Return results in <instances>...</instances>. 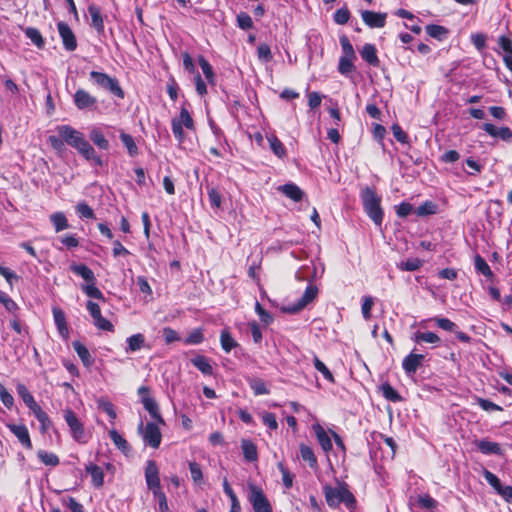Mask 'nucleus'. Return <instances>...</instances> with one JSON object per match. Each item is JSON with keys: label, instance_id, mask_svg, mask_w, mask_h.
I'll list each match as a JSON object with an SVG mask.
<instances>
[{"label": "nucleus", "instance_id": "1", "mask_svg": "<svg viewBox=\"0 0 512 512\" xmlns=\"http://www.w3.org/2000/svg\"><path fill=\"white\" fill-rule=\"evenodd\" d=\"M58 134L65 140V143L75 148L78 153L88 161H92L98 167L103 166V160L93 146L85 139L82 132L70 125H59L56 128Z\"/></svg>", "mask_w": 512, "mask_h": 512}, {"label": "nucleus", "instance_id": "2", "mask_svg": "<svg viewBox=\"0 0 512 512\" xmlns=\"http://www.w3.org/2000/svg\"><path fill=\"white\" fill-rule=\"evenodd\" d=\"M323 494L328 507L332 509L338 508L340 504H344L350 512L357 509V499L345 481L336 480L335 487L325 484Z\"/></svg>", "mask_w": 512, "mask_h": 512}, {"label": "nucleus", "instance_id": "3", "mask_svg": "<svg viewBox=\"0 0 512 512\" xmlns=\"http://www.w3.org/2000/svg\"><path fill=\"white\" fill-rule=\"evenodd\" d=\"M363 209L373 223L381 227L384 219V211L381 206L382 198L374 187L366 186L360 192Z\"/></svg>", "mask_w": 512, "mask_h": 512}, {"label": "nucleus", "instance_id": "4", "mask_svg": "<svg viewBox=\"0 0 512 512\" xmlns=\"http://www.w3.org/2000/svg\"><path fill=\"white\" fill-rule=\"evenodd\" d=\"M70 270L75 275L80 276L86 281V284L82 285L81 289L88 297L105 301L104 294L96 286L97 279L94 272L87 265L73 263L70 266Z\"/></svg>", "mask_w": 512, "mask_h": 512}, {"label": "nucleus", "instance_id": "5", "mask_svg": "<svg viewBox=\"0 0 512 512\" xmlns=\"http://www.w3.org/2000/svg\"><path fill=\"white\" fill-rule=\"evenodd\" d=\"M89 78L95 87L103 89L119 99L125 98V92L116 77L93 70L89 73Z\"/></svg>", "mask_w": 512, "mask_h": 512}, {"label": "nucleus", "instance_id": "6", "mask_svg": "<svg viewBox=\"0 0 512 512\" xmlns=\"http://www.w3.org/2000/svg\"><path fill=\"white\" fill-rule=\"evenodd\" d=\"M63 418L69 427L73 440L79 444H87L91 435L86 431L84 423L78 418L76 413L67 407L63 410Z\"/></svg>", "mask_w": 512, "mask_h": 512}, {"label": "nucleus", "instance_id": "7", "mask_svg": "<svg viewBox=\"0 0 512 512\" xmlns=\"http://www.w3.org/2000/svg\"><path fill=\"white\" fill-rule=\"evenodd\" d=\"M184 128L187 129L188 131H196V125L191 113L185 107V105H182L180 108L179 115L171 120L172 133L174 135V138L180 144L183 143L185 140Z\"/></svg>", "mask_w": 512, "mask_h": 512}, {"label": "nucleus", "instance_id": "8", "mask_svg": "<svg viewBox=\"0 0 512 512\" xmlns=\"http://www.w3.org/2000/svg\"><path fill=\"white\" fill-rule=\"evenodd\" d=\"M140 401L144 409L149 413L150 417L162 426H165V420L161 415L160 407L151 395V390L148 386H140L137 391Z\"/></svg>", "mask_w": 512, "mask_h": 512}, {"label": "nucleus", "instance_id": "9", "mask_svg": "<svg viewBox=\"0 0 512 512\" xmlns=\"http://www.w3.org/2000/svg\"><path fill=\"white\" fill-rule=\"evenodd\" d=\"M248 489V500L251 503L254 512H272V506L261 487L253 483H249Z\"/></svg>", "mask_w": 512, "mask_h": 512}, {"label": "nucleus", "instance_id": "10", "mask_svg": "<svg viewBox=\"0 0 512 512\" xmlns=\"http://www.w3.org/2000/svg\"><path fill=\"white\" fill-rule=\"evenodd\" d=\"M86 308L93 319L95 327L102 331L114 332V325L101 314L100 306L91 300L87 301Z\"/></svg>", "mask_w": 512, "mask_h": 512}, {"label": "nucleus", "instance_id": "11", "mask_svg": "<svg viewBox=\"0 0 512 512\" xmlns=\"http://www.w3.org/2000/svg\"><path fill=\"white\" fill-rule=\"evenodd\" d=\"M146 485L152 493L162 489L160 481V472L156 461L148 460L144 469Z\"/></svg>", "mask_w": 512, "mask_h": 512}, {"label": "nucleus", "instance_id": "12", "mask_svg": "<svg viewBox=\"0 0 512 512\" xmlns=\"http://www.w3.org/2000/svg\"><path fill=\"white\" fill-rule=\"evenodd\" d=\"M159 425L160 424L156 421L147 422L142 432L144 443L153 449L159 448L161 444L162 433L160 431Z\"/></svg>", "mask_w": 512, "mask_h": 512}, {"label": "nucleus", "instance_id": "13", "mask_svg": "<svg viewBox=\"0 0 512 512\" xmlns=\"http://www.w3.org/2000/svg\"><path fill=\"white\" fill-rule=\"evenodd\" d=\"M318 295V288L315 285H308L298 302L294 305L283 308V311L289 314H295L313 302Z\"/></svg>", "mask_w": 512, "mask_h": 512}, {"label": "nucleus", "instance_id": "14", "mask_svg": "<svg viewBox=\"0 0 512 512\" xmlns=\"http://www.w3.org/2000/svg\"><path fill=\"white\" fill-rule=\"evenodd\" d=\"M73 101L74 105L79 110L96 109L98 103L97 98L83 88L76 90L75 94L73 95Z\"/></svg>", "mask_w": 512, "mask_h": 512}, {"label": "nucleus", "instance_id": "15", "mask_svg": "<svg viewBox=\"0 0 512 512\" xmlns=\"http://www.w3.org/2000/svg\"><path fill=\"white\" fill-rule=\"evenodd\" d=\"M57 29L64 48L70 52L76 50L77 39L70 26L66 22L60 21L57 23Z\"/></svg>", "mask_w": 512, "mask_h": 512}, {"label": "nucleus", "instance_id": "16", "mask_svg": "<svg viewBox=\"0 0 512 512\" xmlns=\"http://www.w3.org/2000/svg\"><path fill=\"white\" fill-rule=\"evenodd\" d=\"M6 426L25 449L31 450L33 448L30 433L26 425L8 423Z\"/></svg>", "mask_w": 512, "mask_h": 512}, {"label": "nucleus", "instance_id": "17", "mask_svg": "<svg viewBox=\"0 0 512 512\" xmlns=\"http://www.w3.org/2000/svg\"><path fill=\"white\" fill-rule=\"evenodd\" d=\"M425 356L414 352L409 353L402 360V368L407 376H413L422 365Z\"/></svg>", "mask_w": 512, "mask_h": 512}, {"label": "nucleus", "instance_id": "18", "mask_svg": "<svg viewBox=\"0 0 512 512\" xmlns=\"http://www.w3.org/2000/svg\"><path fill=\"white\" fill-rule=\"evenodd\" d=\"M361 18L370 28H383L386 25L387 14L384 12L364 10L361 12Z\"/></svg>", "mask_w": 512, "mask_h": 512}, {"label": "nucleus", "instance_id": "19", "mask_svg": "<svg viewBox=\"0 0 512 512\" xmlns=\"http://www.w3.org/2000/svg\"><path fill=\"white\" fill-rule=\"evenodd\" d=\"M481 128L491 137L500 138L503 141L512 140V130L507 126L498 128L492 123H484Z\"/></svg>", "mask_w": 512, "mask_h": 512}, {"label": "nucleus", "instance_id": "20", "mask_svg": "<svg viewBox=\"0 0 512 512\" xmlns=\"http://www.w3.org/2000/svg\"><path fill=\"white\" fill-rule=\"evenodd\" d=\"M361 58L372 67L380 66V59L378 57L377 48L374 44L366 43L359 51Z\"/></svg>", "mask_w": 512, "mask_h": 512}, {"label": "nucleus", "instance_id": "21", "mask_svg": "<svg viewBox=\"0 0 512 512\" xmlns=\"http://www.w3.org/2000/svg\"><path fill=\"white\" fill-rule=\"evenodd\" d=\"M52 314H53L54 322H55V325L57 327L59 334L64 339H67L69 337V329L67 326L66 316H65L64 311L59 307H53Z\"/></svg>", "mask_w": 512, "mask_h": 512}, {"label": "nucleus", "instance_id": "22", "mask_svg": "<svg viewBox=\"0 0 512 512\" xmlns=\"http://www.w3.org/2000/svg\"><path fill=\"white\" fill-rule=\"evenodd\" d=\"M473 263L477 274L483 275L484 277H486L487 280L491 282L494 281V272L492 271L491 267L488 265L486 260L480 254H476L473 257Z\"/></svg>", "mask_w": 512, "mask_h": 512}, {"label": "nucleus", "instance_id": "23", "mask_svg": "<svg viewBox=\"0 0 512 512\" xmlns=\"http://www.w3.org/2000/svg\"><path fill=\"white\" fill-rule=\"evenodd\" d=\"M85 471L91 476V483L95 488L104 485V472L100 466L90 462L85 466Z\"/></svg>", "mask_w": 512, "mask_h": 512}, {"label": "nucleus", "instance_id": "24", "mask_svg": "<svg viewBox=\"0 0 512 512\" xmlns=\"http://www.w3.org/2000/svg\"><path fill=\"white\" fill-rule=\"evenodd\" d=\"M313 430L322 450L326 453H329L332 450L333 445L331 438L327 434L326 430L318 423L313 425Z\"/></svg>", "mask_w": 512, "mask_h": 512}, {"label": "nucleus", "instance_id": "25", "mask_svg": "<svg viewBox=\"0 0 512 512\" xmlns=\"http://www.w3.org/2000/svg\"><path fill=\"white\" fill-rule=\"evenodd\" d=\"M477 449L485 455H501L502 448L499 443L490 441L488 439H481L475 442Z\"/></svg>", "mask_w": 512, "mask_h": 512}, {"label": "nucleus", "instance_id": "26", "mask_svg": "<svg viewBox=\"0 0 512 512\" xmlns=\"http://www.w3.org/2000/svg\"><path fill=\"white\" fill-rule=\"evenodd\" d=\"M299 451L301 459L306 462L311 469L317 470L319 468L317 457L309 445L300 443Z\"/></svg>", "mask_w": 512, "mask_h": 512}, {"label": "nucleus", "instance_id": "27", "mask_svg": "<svg viewBox=\"0 0 512 512\" xmlns=\"http://www.w3.org/2000/svg\"><path fill=\"white\" fill-rule=\"evenodd\" d=\"M72 346L78 357L81 359L82 364L86 368H90L94 364V358L91 356L87 347L78 340L73 341Z\"/></svg>", "mask_w": 512, "mask_h": 512}, {"label": "nucleus", "instance_id": "28", "mask_svg": "<svg viewBox=\"0 0 512 512\" xmlns=\"http://www.w3.org/2000/svg\"><path fill=\"white\" fill-rule=\"evenodd\" d=\"M88 12L91 16V26L98 32H104V19L100 7L95 4L88 6Z\"/></svg>", "mask_w": 512, "mask_h": 512}, {"label": "nucleus", "instance_id": "29", "mask_svg": "<svg viewBox=\"0 0 512 512\" xmlns=\"http://www.w3.org/2000/svg\"><path fill=\"white\" fill-rule=\"evenodd\" d=\"M191 364L197 368L203 375L211 376L214 373L210 360L204 355H196L191 360Z\"/></svg>", "mask_w": 512, "mask_h": 512}, {"label": "nucleus", "instance_id": "30", "mask_svg": "<svg viewBox=\"0 0 512 512\" xmlns=\"http://www.w3.org/2000/svg\"><path fill=\"white\" fill-rule=\"evenodd\" d=\"M278 190L295 202L301 201L304 196V192L294 183L281 185Z\"/></svg>", "mask_w": 512, "mask_h": 512}, {"label": "nucleus", "instance_id": "31", "mask_svg": "<svg viewBox=\"0 0 512 512\" xmlns=\"http://www.w3.org/2000/svg\"><path fill=\"white\" fill-rule=\"evenodd\" d=\"M241 449L244 459L247 462H255L258 460L257 446L249 439L241 440Z\"/></svg>", "mask_w": 512, "mask_h": 512}, {"label": "nucleus", "instance_id": "32", "mask_svg": "<svg viewBox=\"0 0 512 512\" xmlns=\"http://www.w3.org/2000/svg\"><path fill=\"white\" fill-rule=\"evenodd\" d=\"M89 139L101 150H109L110 144L104 133L97 127L91 129Z\"/></svg>", "mask_w": 512, "mask_h": 512}, {"label": "nucleus", "instance_id": "33", "mask_svg": "<svg viewBox=\"0 0 512 512\" xmlns=\"http://www.w3.org/2000/svg\"><path fill=\"white\" fill-rule=\"evenodd\" d=\"M17 393L19 397L22 399V401L25 403V405L33 411L38 406H40L34 399V396L31 394V392L28 390V388L22 384L19 383L16 387Z\"/></svg>", "mask_w": 512, "mask_h": 512}, {"label": "nucleus", "instance_id": "34", "mask_svg": "<svg viewBox=\"0 0 512 512\" xmlns=\"http://www.w3.org/2000/svg\"><path fill=\"white\" fill-rule=\"evenodd\" d=\"M119 138L124 147L127 149V153L129 154L130 157H135L138 155V147L135 143L134 138L130 134L126 133L123 130H120Z\"/></svg>", "mask_w": 512, "mask_h": 512}, {"label": "nucleus", "instance_id": "35", "mask_svg": "<svg viewBox=\"0 0 512 512\" xmlns=\"http://www.w3.org/2000/svg\"><path fill=\"white\" fill-rule=\"evenodd\" d=\"M109 437L114 445L124 454H128L131 451V446L128 441L117 430H110Z\"/></svg>", "mask_w": 512, "mask_h": 512}, {"label": "nucleus", "instance_id": "36", "mask_svg": "<svg viewBox=\"0 0 512 512\" xmlns=\"http://www.w3.org/2000/svg\"><path fill=\"white\" fill-rule=\"evenodd\" d=\"M126 353L136 352L145 345V336L142 333H136L127 338Z\"/></svg>", "mask_w": 512, "mask_h": 512}, {"label": "nucleus", "instance_id": "37", "mask_svg": "<svg viewBox=\"0 0 512 512\" xmlns=\"http://www.w3.org/2000/svg\"><path fill=\"white\" fill-rule=\"evenodd\" d=\"M380 390L382 393V396L393 403H399L404 400V398L399 394V392L392 387V385L388 382L382 384L380 386Z\"/></svg>", "mask_w": 512, "mask_h": 512}, {"label": "nucleus", "instance_id": "38", "mask_svg": "<svg viewBox=\"0 0 512 512\" xmlns=\"http://www.w3.org/2000/svg\"><path fill=\"white\" fill-rule=\"evenodd\" d=\"M413 341L415 343L421 344V343H430V344H439L441 339L440 337L434 333V332H421L417 331L413 335Z\"/></svg>", "mask_w": 512, "mask_h": 512}, {"label": "nucleus", "instance_id": "39", "mask_svg": "<svg viewBox=\"0 0 512 512\" xmlns=\"http://www.w3.org/2000/svg\"><path fill=\"white\" fill-rule=\"evenodd\" d=\"M426 33L438 41H443L449 34V30L441 25L429 24L425 27Z\"/></svg>", "mask_w": 512, "mask_h": 512}, {"label": "nucleus", "instance_id": "40", "mask_svg": "<svg viewBox=\"0 0 512 512\" xmlns=\"http://www.w3.org/2000/svg\"><path fill=\"white\" fill-rule=\"evenodd\" d=\"M272 152L278 157L283 159L287 155V151L281 140L274 134L267 137Z\"/></svg>", "mask_w": 512, "mask_h": 512}, {"label": "nucleus", "instance_id": "41", "mask_svg": "<svg viewBox=\"0 0 512 512\" xmlns=\"http://www.w3.org/2000/svg\"><path fill=\"white\" fill-rule=\"evenodd\" d=\"M32 413L40 423L41 432H47L52 426V421L48 414L41 408V406H38L36 409H34Z\"/></svg>", "mask_w": 512, "mask_h": 512}, {"label": "nucleus", "instance_id": "42", "mask_svg": "<svg viewBox=\"0 0 512 512\" xmlns=\"http://www.w3.org/2000/svg\"><path fill=\"white\" fill-rule=\"evenodd\" d=\"M37 457L46 466L56 467L60 463V459L57 454L46 450H38Z\"/></svg>", "mask_w": 512, "mask_h": 512}, {"label": "nucleus", "instance_id": "43", "mask_svg": "<svg viewBox=\"0 0 512 512\" xmlns=\"http://www.w3.org/2000/svg\"><path fill=\"white\" fill-rule=\"evenodd\" d=\"M25 36L39 49L44 48L45 41L41 32L34 27H28L24 31Z\"/></svg>", "mask_w": 512, "mask_h": 512}, {"label": "nucleus", "instance_id": "44", "mask_svg": "<svg viewBox=\"0 0 512 512\" xmlns=\"http://www.w3.org/2000/svg\"><path fill=\"white\" fill-rule=\"evenodd\" d=\"M50 221L54 226L55 232H61L69 228L68 220L63 212H55L51 214Z\"/></svg>", "mask_w": 512, "mask_h": 512}, {"label": "nucleus", "instance_id": "45", "mask_svg": "<svg viewBox=\"0 0 512 512\" xmlns=\"http://www.w3.org/2000/svg\"><path fill=\"white\" fill-rule=\"evenodd\" d=\"M220 344L222 349L229 353L233 348L238 346V343L232 337L228 329H223L220 333Z\"/></svg>", "mask_w": 512, "mask_h": 512}, {"label": "nucleus", "instance_id": "46", "mask_svg": "<svg viewBox=\"0 0 512 512\" xmlns=\"http://www.w3.org/2000/svg\"><path fill=\"white\" fill-rule=\"evenodd\" d=\"M356 58L340 57L338 63V71L340 74L348 77L352 72L356 70L354 61Z\"/></svg>", "mask_w": 512, "mask_h": 512}, {"label": "nucleus", "instance_id": "47", "mask_svg": "<svg viewBox=\"0 0 512 512\" xmlns=\"http://www.w3.org/2000/svg\"><path fill=\"white\" fill-rule=\"evenodd\" d=\"M198 63L200 65V67L203 71V74H204L205 78L207 79L208 83L214 85L216 82V77H215V73L213 71L211 64L202 55H200L198 57Z\"/></svg>", "mask_w": 512, "mask_h": 512}, {"label": "nucleus", "instance_id": "48", "mask_svg": "<svg viewBox=\"0 0 512 512\" xmlns=\"http://www.w3.org/2000/svg\"><path fill=\"white\" fill-rule=\"evenodd\" d=\"M0 303L5 307V309L13 314L14 317L18 314L19 306L18 304L5 292L0 290Z\"/></svg>", "mask_w": 512, "mask_h": 512}, {"label": "nucleus", "instance_id": "49", "mask_svg": "<svg viewBox=\"0 0 512 512\" xmlns=\"http://www.w3.org/2000/svg\"><path fill=\"white\" fill-rule=\"evenodd\" d=\"M248 384L255 396L267 395L270 393L265 382L260 378L249 379Z\"/></svg>", "mask_w": 512, "mask_h": 512}, {"label": "nucleus", "instance_id": "50", "mask_svg": "<svg viewBox=\"0 0 512 512\" xmlns=\"http://www.w3.org/2000/svg\"><path fill=\"white\" fill-rule=\"evenodd\" d=\"M438 205L433 201L427 200L417 207L415 213L419 217L433 215L437 213Z\"/></svg>", "mask_w": 512, "mask_h": 512}, {"label": "nucleus", "instance_id": "51", "mask_svg": "<svg viewBox=\"0 0 512 512\" xmlns=\"http://www.w3.org/2000/svg\"><path fill=\"white\" fill-rule=\"evenodd\" d=\"M207 194L212 208H220L222 205V195L216 187L207 186Z\"/></svg>", "mask_w": 512, "mask_h": 512}, {"label": "nucleus", "instance_id": "52", "mask_svg": "<svg viewBox=\"0 0 512 512\" xmlns=\"http://www.w3.org/2000/svg\"><path fill=\"white\" fill-rule=\"evenodd\" d=\"M417 504L420 508L431 511L436 509L438 506V502L429 494L419 495L417 497Z\"/></svg>", "mask_w": 512, "mask_h": 512}, {"label": "nucleus", "instance_id": "53", "mask_svg": "<svg viewBox=\"0 0 512 512\" xmlns=\"http://www.w3.org/2000/svg\"><path fill=\"white\" fill-rule=\"evenodd\" d=\"M339 41L343 52L341 57L356 58L354 47L345 34L340 36Z\"/></svg>", "mask_w": 512, "mask_h": 512}, {"label": "nucleus", "instance_id": "54", "mask_svg": "<svg viewBox=\"0 0 512 512\" xmlns=\"http://www.w3.org/2000/svg\"><path fill=\"white\" fill-rule=\"evenodd\" d=\"M75 210L80 218L95 219V213L93 209L85 201L79 202L76 205Z\"/></svg>", "mask_w": 512, "mask_h": 512}, {"label": "nucleus", "instance_id": "55", "mask_svg": "<svg viewBox=\"0 0 512 512\" xmlns=\"http://www.w3.org/2000/svg\"><path fill=\"white\" fill-rule=\"evenodd\" d=\"M204 341V334L202 328L192 330L189 335L184 339L186 345H198Z\"/></svg>", "mask_w": 512, "mask_h": 512}, {"label": "nucleus", "instance_id": "56", "mask_svg": "<svg viewBox=\"0 0 512 512\" xmlns=\"http://www.w3.org/2000/svg\"><path fill=\"white\" fill-rule=\"evenodd\" d=\"M423 262L419 258H408L406 261H402L398 268L402 271H416L421 268Z\"/></svg>", "mask_w": 512, "mask_h": 512}, {"label": "nucleus", "instance_id": "57", "mask_svg": "<svg viewBox=\"0 0 512 512\" xmlns=\"http://www.w3.org/2000/svg\"><path fill=\"white\" fill-rule=\"evenodd\" d=\"M432 321L435 322L437 327H439L445 331H448V332H456V329H458L457 324L448 318L436 316V317L432 318Z\"/></svg>", "mask_w": 512, "mask_h": 512}, {"label": "nucleus", "instance_id": "58", "mask_svg": "<svg viewBox=\"0 0 512 512\" xmlns=\"http://www.w3.org/2000/svg\"><path fill=\"white\" fill-rule=\"evenodd\" d=\"M189 470H190V474H191V478H192L193 482L197 485L202 484L203 483V472H202L201 466L197 462L192 461V462H189Z\"/></svg>", "mask_w": 512, "mask_h": 512}, {"label": "nucleus", "instance_id": "59", "mask_svg": "<svg viewBox=\"0 0 512 512\" xmlns=\"http://www.w3.org/2000/svg\"><path fill=\"white\" fill-rule=\"evenodd\" d=\"M167 93L169 95V98L175 102L178 99V91H179V85L173 75H169L167 86H166Z\"/></svg>", "mask_w": 512, "mask_h": 512}, {"label": "nucleus", "instance_id": "60", "mask_svg": "<svg viewBox=\"0 0 512 512\" xmlns=\"http://www.w3.org/2000/svg\"><path fill=\"white\" fill-rule=\"evenodd\" d=\"M313 364H314L315 369L318 372H320L326 380H328L330 382L334 381V376L331 373V371L327 368V366L317 356H314Z\"/></svg>", "mask_w": 512, "mask_h": 512}, {"label": "nucleus", "instance_id": "61", "mask_svg": "<svg viewBox=\"0 0 512 512\" xmlns=\"http://www.w3.org/2000/svg\"><path fill=\"white\" fill-rule=\"evenodd\" d=\"M258 59L264 63H268L272 60L273 55L270 46L266 43H261L257 47Z\"/></svg>", "mask_w": 512, "mask_h": 512}, {"label": "nucleus", "instance_id": "62", "mask_svg": "<svg viewBox=\"0 0 512 512\" xmlns=\"http://www.w3.org/2000/svg\"><path fill=\"white\" fill-rule=\"evenodd\" d=\"M350 16L351 13L349 9L345 6L336 10L333 19L336 24L345 25L349 21Z\"/></svg>", "mask_w": 512, "mask_h": 512}, {"label": "nucleus", "instance_id": "63", "mask_svg": "<svg viewBox=\"0 0 512 512\" xmlns=\"http://www.w3.org/2000/svg\"><path fill=\"white\" fill-rule=\"evenodd\" d=\"M391 130H392V133H393V136L395 137V139L401 143V144H409V136L408 134L402 129V127L397 124V123H394L391 127Z\"/></svg>", "mask_w": 512, "mask_h": 512}, {"label": "nucleus", "instance_id": "64", "mask_svg": "<svg viewBox=\"0 0 512 512\" xmlns=\"http://www.w3.org/2000/svg\"><path fill=\"white\" fill-rule=\"evenodd\" d=\"M238 27L242 30H250L253 28V21L251 16L246 12H240L237 15Z\"/></svg>", "mask_w": 512, "mask_h": 512}]
</instances>
